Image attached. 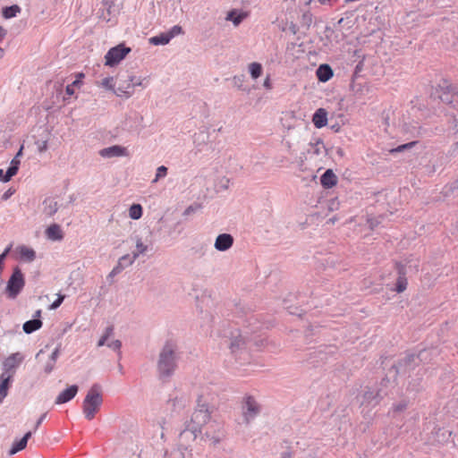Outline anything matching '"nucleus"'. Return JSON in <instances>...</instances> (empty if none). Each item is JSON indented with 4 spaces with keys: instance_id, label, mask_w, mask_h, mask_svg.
<instances>
[{
    "instance_id": "4c0bfd02",
    "label": "nucleus",
    "mask_w": 458,
    "mask_h": 458,
    "mask_svg": "<svg viewBox=\"0 0 458 458\" xmlns=\"http://www.w3.org/2000/svg\"><path fill=\"white\" fill-rule=\"evenodd\" d=\"M310 146H311L310 151H312V153L317 156L322 154L326 150L324 142L320 139L316 140V141L314 143H310Z\"/></svg>"
},
{
    "instance_id": "052dcab7",
    "label": "nucleus",
    "mask_w": 458,
    "mask_h": 458,
    "mask_svg": "<svg viewBox=\"0 0 458 458\" xmlns=\"http://www.w3.org/2000/svg\"><path fill=\"white\" fill-rule=\"evenodd\" d=\"M113 333H114V327L109 326L106 328L105 333L103 335L109 338L113 335Z\"/></svg>"
},
{
    "instance_id": "4d7b16f0",
    "label": "nucleus",
    "mask_w": 458,
    "mask_h": 458,
    "mask_svg": "<svg viewBox=\"0 0 458 458\" xmlns=\"http://www.w3.org/2000/svg\"><path fill=\"white\" fill-rule=\"evenodd\" d=\"M453 99L450 104H453L454 107L458 111V91L452 96Z\"/></svg>"
},
{
    "instance_id": "49530a36",
    "label": "nucleus",
    "mask_w": 458,
    "mask_h": 458,
    "mask_svg": "<svg viewBox=\"0 0 458 458\" xmlns=\"http://www.w3.org/2000/svg\"><path fill=\"white\" fill-rule=\"evenodd\" d=\"M107 346L114 351H117L119 356L121 357L120 349L122 347V342L120 340H114L107 344Z\"/></svg>"
},
{
    "instance_id": "b1692460",
    "label": "nucleus",
    "mask_w": 458,
    "mask_h": 458,
    "mask_svg": "<svg viewBox=\"0 0 458 458\" xmlns=\"http://www.w3.org/2000/svg\"><path fill=\"white\" fill-rule=\"evenodd\" d=\"M20 259L26 262H32L36 259V252L33 249L25 245H21L17 248Z\"/></svg>"
},
{
    "instance_id": "0e129e2a",
    "label": "nucleus",
    "mask_w": 458,
    "mask_h": 458,
    "mask_svg": "<svg viewBox=\"0 0 458 458\" xmlns=\"http://www.w3.org/2000/svg\"><path fill=\"white\" fill-rule=\"evenodd\" d=\"M107 339L108 337L103 335L98 342V346L100 347L105 345L106 344Z\"/></svg>"
},
{
    "instance_id": "a19ab883",
    "label": "nucleus",
    "mask_w": 458,
    "mask_h": 458,
    "mask_svg": "<svg viewBox=\"0 0 458 458\" xmlns=\"http://www.w3.org/2000/svg\"><path fill=\"white\" fill-rule=\"evenodd\" d=\"M166 33L171 40L174 37L183 34V30L180 25H174L168 31H166Z\"/></svg>"
},
{
    "instance_id": "13d9d810",
    "label": "nucleus",
    "mask_w": 458,
    "mask_h": 458,
    "mask_svg": "<svg viewBox=\"0 0 458 458\" xmlns=\"http://www.w3.org/2000/svg\"><path fill=\"white\" fill-rule=\"evenodd\" d=\"M47 412H45V413H43V414L38 418V420H37V422H36V425H35V428H34V430H37V429H38V428L41 425V423H42V422L45 420V419L47 418Z\"/></svg>"
},
{
    "instance_id": "dca6fc26",
    "label": "nucleus",
    "mask_w": 458,
    "mask_h": 458,
    "mask_svg": "<svg viewBox=\"0 0 458 458\" xmlns=\"http://www.w3.org/2000/svg\"><path fill=\"white\" fill-rule=\"evenodd\" d=\"M79 391V386L77 385H72L68 386L66 389L63 390L55 398V404H63L72 400Z\"/></svg>"
},
{
    "instance_id": "cd10ccee",
    "label": "nucleus",
    "mask_w": 458,
    "mask_h": 458,
    "mask_svg": "<svg viewBox=\"0 0 458 458\" xmlns=\"http://www.w3.org/2000/svg\"><path fill=\"white\" fill-rule=\"evenodd\" d=\"M42 325L43 323L39 318H33L26 321L22 326V329L26 334H32L41 328Z\"/></svg>"
},
{
    "instance_id": "c85d7f7f",
    "label": "nucleus",
    "mask_w": 458,
    "mask_h": 458,
    "mask_svg": "<svg viewBox=\"0 0 458 458\" xmlns=\"http://www.w3.org/2000/svg\"><path fill=\"white\" fill-rule=\"evenodd\" d=\"M23 145L21 146L20 149L12 159L10 166H9V175H15L18 173L21 160L20 157L22 156Z\"/></svg>"
},
{
    "instance_id": "c03bdc74",
    "label": "nucleus",
    "mask_w": 458,
    "mask_h": 458,
    "mask_svg": "<svg viewBox=\"0 0 458 458\" xmlns=\"http://www.w3.org/2000/svg\"><path fill=\"white\" fill-rule=\"evenodd\" d=\"M407 406H408V402L405 401V400H403L399 403H396V404L393 405L392 411L394 413L402 412L404 410H406Z\"/></svg>"
},
{
    "instance_id": "2f4dec72",
    "label": "nucleus",
    "mask_w": 458,
    "mask_h": 458,
    "mask_svg": "<svg viewBox=\"0 0 458 458\" xmlns=\"http://www.w3.org/2000/svg\"><path fill=\"white\" fill-rule=\"evenodd\" d=\"M149 43L153 46H165L171 40L166 32L160 33L159 35L151 37L148 39Z\"/></svg>"
},
{
    "instance_id": "f257e3e1",
    "label": "nucleus",
    "mask_w": 458,
    "mask_h": 458,
    "mask_svg": "<svg viewBox=\"0 0 458 458\" xmlns=\"http://www.w3.org/2000/svg\"><path fill=\"white\" fill-rule=\"evenodd\" d=\"M182 352L177 342L167 339L161 346L157 360V376L162 383L170 382L179 368Z\"/></svg>"
},
{
    "instance_id": "a211bd4d",
    "label": "nucleus",
    "mask_w": 458,
    "mask_h": 458,
    "mask_svg": "<svg viewBox=\"0 0 458 458\" xmlns=\"http://www.w3.org/2000/svg\"><path fill=\"white\" fill-rule=\"evenodd\" d=\"M190 403V399L186 394L173 396L169 399L168 404L176 411H180L186 408Z\"/></svg>"
},
{
    "instance_id": "aec40b11",
    "label": "nucleus",
    "mask_w": 458,
    "mask_h": 458,
    "mask_svg": "<svg viewBox=\"0 0 458 458\" xmlns=\"http://www.w3.org/2000/svg\"><path fill=\"white\" fill-rule=\"evenodd\" d=\"M320 183L325 189H331L337 183V177L331 169H327L321 175Z\"/></svg>"
},
{
    "instance_id": "338daca9",
    "label": "nucleus",
    "mask_w": 458,
    "mask_h": 458,
    "mask_svg": "<svg viewBox=\"0 0 458 458\" xmlns=\"http://www.w3.org/2000/svg\"><path fill=\"white\" fill-rule=\"evenodd\" d=\"M7 34V31L5 29H4L3 27H0V42L3 41V39L4 38V37L6 36Z\"/></svg>"
},
{
    "instance_id": "864d4df0",
    "label": "nucleus",
    "mask_w": 458,
    "mask_h": 458,
    "mask_svg": "<svg viewBox=\"0 0 458 458\" xmlns=\"http://www.w3.org/2000/svg\"><path fill=\"white\" fill-rule=\"evenodd\" d=\"M12 249V245L10 244L8 247L5 248V250L3 251V253L0 254V263L4 265V262L7 257V255L10 253Z\"/></svg>"
},
{
    "instance_id": "7ed1b4c3",
    "label": "nucleus",
    "mask_w": 458,
    "mask_h": 458,
    "mask_svg": "<svg viewBox=\"0 0 458 458\" xmlns=\"http://www.w3.org/2000/svg\"><path fill=\"white\" fill-rule=\"evenodd\" d=\"M102 403L101 386L98 384H93L88 391L82 403L85 418L91 420L98 411Z\"/></svg>"
},
{
    "instance_id": "bf43d9fd",
    "label": "nucleus",
    "mask_w": 458,
    "mask_h": 458,
    "mask_svg": "<svg viewBox=\"0 0 458 458\" xmlns=\"http://www.w3.org/2000/svg\"><path fill=\"white\" fill-rule=\"evenodd\" d=\"M263 86L267 89H272V83L269 75H267V78L265 79Z\"/></svg>"
},
{
    "instance_id": "4be33fe9",
    "label": "nucleus",
    "mask_w": 458,
    "mask_h": 458,
    "mask_svg": "<svg viewBox=\"0 0 458 458\" xmlns=\"http://www.w3.org/2000/svg\"><path fill=\"white\" fill-rule=\"evenodd\" d=\"M32 435L31 431L27 432L21 439L14 441L12 448L9 451L10 455H13L16 453L23 450L27 446L28 440Z\"/></svg>"
},
{
    "instance_id": "393cba45",
    "label": "nucleus",
    "mask_w": 458,
    "mask_h": 458,
    "mask_svg": "<svg viewBox=\"0 0 458 458\" xmlns=\"http://www.w3.org/2000/svg\"><path fill=\"white\" fill-rule=\"evenodd\" d=\"M244 345V339L241 335L238 330L232 333L230 338L229 347L232 352H235L237 350L241 349Z\"/></svg>"
},
{
    "instance_id": "c9c22d12",
    "label": "nucleus",
    "mask_w": 458,
    "mask_h": 458,
    "mask_svg": "<svg viewBox=\"0 0 458 458\" xmlns=\"http://www.w3.org/2000/svg\"><path fill=\"white\" fill-rule=\"evenodd\" d=\"M262 65L259 63L254 62L250 64L249 72L253 80L258 79L262 74Z\"/></svg>"
},
{
    "instance_id": "1a4fd4ad",
    "label": "nucleus",
    "mask_w": 458,
    "mask_h": 458,
    "mask_svg": "<svg viewBox=\"0 0 458 458\" xmlns=\"http://www.w3.org/2000/svg\"><path fill=\"white\" fill-rule=\"evenodd\" d=\"M131 48L120 44L114 47H112L106 54V65L114 66L121 62L129 53Z\"/></svg>"
},
{
    "instance_id": "3c124183",
    "label": "nucleus",
    "mask_w": 458,
    "mask_h": 458,
    "mask_svg": "<svg viewBox=\"0 0 458 458\" xmlns=\"http://www.w3.org/2000/svg\"><path fill=\"white\" fill-rule=\"evenodd\" d=\"M61 352V346L60 344L55 347V349L53 351L51 355L49 356V359L52 360L56 361Z\"/></svg>"
},
{
    "instance_id": "09e8293b",
    "label": "nucleus",
    "mask_w": 458,
    "mask_h": 458,
    "mask_svg": "<svg viewBox=\"0 0 458 458\" xmlns=\"http://www.w3.org/2000/svg\"><path fill=\"white\" fill-rule=\"evenodd\" d=\"M55 363H56V361L52 360L51 359H48V360L47 361V363L44 366V372L46 374H50L55 369Z\"/></svg>"
},
{
    "instance_id": "f704fd0d",
    "label": "nucleus",
    "mask_w": 458,
    "mask_h": 458,
    "mask_svg": "<svg viewBox=\"0 0 458 458\" xmlns=\"http://www.w3.org/2000/svg\"><path fill=\"white\" fill-rule=\"evenodd\" d=\"M21 12V7L17 4L4 7L3 9V16L5 19H11L15 17Z\"/></svg>"
},
{
    "instance_id": "473e14b6",
    "label": "nucleus",
    "mask_w": 458,
    "mask_h": 458,
    "mask_svg": "<svg viewBox=\"0 0 458 458\" xmlns=\"http://www.w3.org/2000/svg\"><path fill=\"white\" fill-rule=\"evenodd\" d=\"M137 259V254H125L119 259L118 264L122 269L126 267H129L134 263Z\"/></svg>"
},
{
    "instance_id": "8fccbe9b",
    "label": "nucleus",
    "mask_w": 458,
    "mask_h": 458,
    "mask_svg": "<svg viewBox=\"0 0 458 458\" xmlns=\"http://www.w3.org/2000/svg\"><path fill=\"white\" fill-rule=\"evenodd\" d=\"M13 175H9V168L4 173L3 169H0V182H9Z\"/></svg>"
},
{
    "instance_id": "a878e982",
    "label": "nucleus",
    "mask_w": 458,
    "mask_h": 458,
    "mask_svg": "<svg viewBox=\"0 0 458 458\" xmlns=\"http://www.w3.org/2000/svg\"><path fill=\"white\" fill-rule=\"evenodd\" d=\"M58 210L57 202L52 199L47 198L43 201V213L47 216H54Z\"/></svg>"
},
{
    "instance_id": "9b49d317",
    "label": "nucleus",
    "mask_w": 458,
    "mask_h": 458,
    "mask_svg": "<svg viewBox=\"0 0 458 458\" xmlns=\"http://www.w3.org/2000/svg\"><path fill=\"white\" fill-rule=\"evenodd\" d=\"M142 123L143 116L140 113L133 111L126 115L123 126L129 131H137L140 133L144 128Z\"/></svg>"
},
{
    "instance_id": "69168bd1",
    "label": "nucleus",
    "mask_w": 458,
    "mask_h": 458,
    "mask_svg": "<svg viewBox=\"0 0 458 458\" xmlns=\"http://www.w3.org/2000/svg\"><path fill=\"white\" fill-rule=\"evenodd\" d=\"M103 4H104L105 6L107 7V11L110 13V9H111L112 5L114 4L113 1L104 0Z\"/></svg>"
},
{
    "instance_id": "6ab92c4d",
    "label": "nucleus",
    "mask_w": 458,
    "mask_h": 458,
    "mask_svg": "<svg viewBox=\"0 0 458 458\" xmlns=\"http://www.w3.org/2000/svg\"><path fill=\"white\" fill-rule=\"evenodd\" d=\"M397 270L399 276L396 280L395 291L397 293H403L406 290L408 284L407 278L405 276V267L403 265L397 264Z\"/></svg>"
},
{
    "instance_id": "4468645a",
    "label": "nucleus",
    "mask_w": 458,
    "mask_h": 458,
    "mask_svg": "<svg viewBox=\"0 0 458 458\" xmlns=\"http://www.w3.org/2000/svg\"><path fill=\"white\" fill-rule=\"evenodd\" d=\"M341 35L333 30L330 26H326L324 34L320 38V41L324 47L330 49L341 41Z\"/></svg>"
},
{
    "instance_id": "5fc2aeb1",
    "label": "nucleus",
    "mask_w": 458,
    "mask_h": 458,
    "mask_svg": "<svg viewBox=\"0 0 458 458\" xmlns=\"http://www.w3.org/2000/svg\"><path fill=\"white\" fill-rule=\"evenodd\" d=\"M64 300V296L59 295L58 298L51 304L50 308L55 310L57 309Z\"/></svg>"
},
{
    "instance_id": "e433bc0d",
    "label": "nucleus",
    "mask_w": 458,
    "mask_h": 458,
    "mask_svg": "<svg viewBox=\"0 0 458 458\" xmlns=\"http://www.w3.org/2000/svg\"><path fill=\"white\" fill-rule=\"evenodd\" d=\"M136 250L134 251H132V254H137V259L139 258L140 255H143L145 254L148 250V245L144 244L141 238L140 237H136Z\"/></svg>"
},
{
    "instance_id": "79ce46f5",
    "label": "nucleus",
    "mask_w": 458,
    "mask_h": 458,
    "mask_svg": "<svg viewBox=\"0 0 458 458\" xmlns=\"http://www.w3.org/2000/svg\"><path fill=\"white\" fill-rule=\"evenodd\" d=\"M417 144V141H411V142H409V143H405V144H403V145H400L394 148H392L390 150V153L394 154V153H398V152H402L405 149H410L412 147H414L415 145Z\"/></svg>"
},
{
    "instance_id": "37998d69",
    "label": "nucleus",
    "mask_w": 458,
    "mask_h": 458,
    "mask_svg": "<svg viewBox=\"0 0 458 458\" xmlns=\"http://www.w3.org/2000/svg\"><path fill=\"white\" fill-rule=\"evenodd\" d=\"M128 76H129V81H131V84H133V89L137 86H142L143 88L147 87V84H144V82H143L146 79L137 78L136 76L131 75V74H128Z\"/></svg>"
},
{
    "instance_id": "9d476101",
    "label": "nucleus",
    "mask_w": 458,
    "mask_h": 458,
    "mask_svg": "<svg viewBox=\"0 0 458 458\" xmlns=\"http://www.w3.org/2000/svg\"><path fill=\"white\" fill-rule=\"evenodd\" d=\"M388 384H390V380L387 378H383L380 386L381 387L377 390L369 389L367 390L363 394V401L368 404L376 405L379 403V402L387 395V391L384 390L383 387H386Z\"/></svg>"
},
{
    "instance_id": "6e6d98bb",
    "label": "nucleus",
    "mask_w": 458,
    "mask_h": 458,
    "mask_svg": "<svg viewBox=\"0 0 458 458\" xmlns=\"http://www.w3.org/2000/svg\"><path fill=\"white\" fill-rule=\"evenodd\" d=\"M199 208V205H196V206H193V205H191L189 206L184 211H183V216H189L191 215V213H194L198 208Z\"/></svg>"
},
{
    "instance_id": "f3484780",
    "label": "nucleus",
    "mask_w": 458,
    "mask_h": 458,
    "mask_svg": "<svg viewBox=\"0 0 458 458\" xmlns=\"http://www.w3.org/2000/svg\"><path fill=\"white\" fill-rule=\"evenodd\" d=\"M233 244V237L229 233H221L217 235L214 247L218 251H226Z\"/></svg>"
},
{
    "instance_id": "f8f14e48",
    "label": "nucleus",
    "mask_w": 458,
    "mask_h": 458,
    "mask_svg": "<svg viewBox=\"0 0 458 458\" xmlns=\"http://www.w3.org/2000/svg\"><path fill=\"white\" fill-rule=\"evenodd\" d=\"M184 429L182 430L179 435V448L186 450L188 444L195 441L199 434H200L201 432L199 430H194V428H191V425H190L186 421L184 423Z\"/></svg>"
},
{
    "instance_id": "58836bf2",
    "label": "nucleus",
    "mask_w": 458,
    "mask_h": 458,
    "mask_svg": "<svg viewBox=\"0 0 458 458\" xmlns=\"http://www.w3.org/2000/svg\"><path fill=\"white\" fill-rule=\"evenodd\" d=\"M313 22V14L310 11H305L301 17V23L303 27L310 29Z\"/></svg>"
},
{
    "instance_id": "680f3d73",
    "label": "nucleus",
    "mask_w": 458,
    "mask_h": 458,
    "mask_svg": "<svg viewBox=\"0 0 458 458\" xmlns=\"http://www.w3.org/2000/svg\"><path fill=\"white\" fill-rule=\"evenodd\" d=\"M13 194V191L9 189L8 191H6L3 195H2V199L3 200H7Z\"/></svg>"
},
{
    "instance_id": "a18cd8bd",
    "label": "nucleus",
    "mask_w": 458,
    "mask_h": 458,
    "mask_svg": "<svg viewBox=\"0 0 458 458\" xmlns=\"http://www.w3.org/2000/svg\"><path fill=\"white\" fill-rule=\"evenodd\" d=\"M35 144L37 145V149L38 153H43L47 151L48 148L47 140H37Z\"/></svg>"
},
{
    "instance_id": "c756f323",
    "label": "nucleus",
    "mask_w": 458,
    "mask_h": 458,
    "mask_svg": "<svg viewBox=\"0 0 458 458\" xmlns=\"http://www.w3.org/2000/svg\"><path fill=\"white\" fill-rule=\"evenodd\" d=\"M47 236L53 241H59L63 239V233L58 225L54 224L48 226L46 230Z\"/></svg>"
},
{
    "instance_id": "ea45409f",
    "label": "nucleus",
    "mask_w": 458,
    "mask_h": 458,
    "mask_svg": "<svg viewBox=\"0 0 458 458\" xmlns=\"http://www.w3.org/2000/svg\"><path fill=\"white\" fill-rule=\"evenodd\" d=\"M167 174V167L165 165H160L157 169L156 176L152 181L153 183L158 182L160 179L165 177Z\"/></svg>"
},
{
    "instance_id": "bb28decb",
    "label": "nucleus",
    "mask_w": 458,
    "mask_h": 458,
    "mask_svg": "<svg viewBox=\"0 0 458 458\" xmlns=\"http://www.w3.org/2000/svg\"><path fill=\"white\" fill-rule=\"evenodd\" d=\"M246 17V13L233 9L227 13L226 20L231 21L234 26H238Z\"/></svg>"
},
{
    "instance_id": "39448f33",
    "label": "nucleus",
    "mask_w": 458,
    "mask_h": 458,
    "mask_svg": "<svg viewBox=\"0 0 458 458\" xmlns=\"http://www.w3.org/2000/svg\"><path fill=\"white\" fill-rule=\"evenodd\" d=\"M242 416L243 422L249 425L261 411V405L252 395H245L242 401Z\"/></svg>"
},
{
    "instance_id": "6e6552de",
    "label": "nucleus",
    "mask_w": 458,
    "mask_h": 458,
    "mask_svg": "<svg viewBox=\"0 0 458 458\" xmlns=\"http://www.w3.org/2000/svg\"><path fill=\"white\" fill-rule=\"evenodd\" d=\"M225 437V429L221 422L212 420L205 433L202 436V439L210 441L214 445H218Z\"/></svg>"
},
{
    "instance_id": "ddd939ff",
    "label": "nucleus",
    "mask_w": 458,
    "mask_h": 458,
    "mask_svg": "<svg viewBox=\"0 0 458 458\" xmlns=\"http://www.w3.org/2000/svg\"><path fill=\"white\" fill-rule=\"evenodd\" d=\"M123 76L120 75L119 77V82L118 86L114 89V93L120 98H131L133 93V84L131 83L129 81L128 74L124 77V79H122Z\"/></svg>"
},
{
    "instance_id": "20e7f679",
    "label": "nucleus",
    "mask_w": 458,
    "mask_h": 458,
    "mask_svg": "<svg viewBox=\"0 0 458 458\" xmlns=\"http://www.w3.org/2000/svg\"><path fill=\"white\" fill-rule=\"evenodd\" d=\"M25 286V278L21 268L15 267L5 287V294L8 299L14 300L21 293Z\"/></svg>"
},
{
    "instance_id": "412c9836",
    "label": "nucleus",
    "mask_w": 458,
    "mask_h": 458,
    "mask_svg": "<svg viewBox=\"0 0 458 458\" xmlns=\"http://www.w3.org/2000/svg\"><path fill=\"white\" fill-rule=\"evenodd\" d=\"M316 74L319 81L327 82L333 77L334 72L332 68L328 64H324L318 66Z\"/></svg>"
},
{
    "instance_id": "423d86ee",
    "label": "nucleus",
    "mask_w": 458,
    "mask_h": 458,
    "mask_svg": "<svg viewBox=\"0 0 458 458\" xmlns=\"http://www.w3.org/2000/svg\"><path fill=\"white\" fill-rule=\"evenodd\" d=\"M433 351L422 350L417 355L409 354L403 359L400 360L398 364L395 366L397 373H406L415 369L418 365V361H424L428 360V355Z\"/></svg>"
},
{
    "instance_id": "0eeeda50",
    "label": "nucleus",
    "mask_w": 458,
    "mask_h": 458,
    "mask_svg": "<svg viewBox=\"0 0 458 458\" xmlns=\"http://www.w3.org/2000/svg\"><path fill=\"white\" fill-rule=\"evenodd\" d=\"M24 359V355L19 352L9 355L3 361V372L0 376L4 377H9V379L13 381V377L15 375L17 369L23 362Z\"/></svg>"
},
{
    "instance_id": "5701e85b",
    "label": "nucleus",
    "mask_w": 458,
    "mask_h": 458,
    "mask_svg": "<svg viewBox=\"0 0 458 458\" xmlns=\"http://www.w3.org/2000/svg\"><path fill=\"white\" fill-rule=\"evenodd\" d=\"M312 122L314 125L318 129L326 126L327 123V111L323 108L318 109L313 115Z\"/></svg>"
},
{
    "instance_id": "774afa93",
    "label": "nucleus",
    "mask_w": 458,
    "mask_h": 458,
    "mask_svg": "<svg viewBox=\"0 0 458 458\" xmlns=\"http://www.w3.org/2000/svg\"><path fill=\"white\" fill-rule=\"evenodd\" d=\"M280 458H292V453L288 452V451L283 452L281 454V457Z\"/></svg>"
},
{
    "instance_id": "e2e57ef3",
    "label": "nucleus",
    "mask_w": 458,
    "mask_h": 458,
    "mask_svg": "<svg viewBox=\"0 0 458 458\" xmlns=\"http://www.w3.org/2000/svg\"><path fill=\"white\" fill-rule=\"evenodd\" d=\"M65 92L68 96H72L74 94L73 85L68 84L65 89Z\"/></svg>"
},
{
    "instance_id": "603ef678",
    "label": "nucleus",
    "mask_w": 458,
    "mask_h": 458,
    "mask_svg": "<svg viewBox=\"0 0 458 458\" xmlns=\"http://www.w3.org/2000/svg\"><path fill=\"white\" fill-rule=\"evenodd\" d=\"M233 81L236 87H238L239 89H242V83L244 81V76L243 75L234 76L233 78Z\"/></svg>"
},
{
    "instance_id": "2eb2a0df",
    "label": "nucleus",
    "mask_w": 458,
    "mask_h": 458,
    "mask_svg": "<svg viewBox=\"0 0 458 458\" xmlns=\"http://www.w3.org/2000/svg\"><path fill=\"white\" fill-rule=\"evenodd\" d=\"M98 154L103 158H113V157H128L129 151H128L127 148L123 147L121 145H113V146L100 149Z\"/></svg>"
},
{
    "instance_id": "72a5a7b5",
    "label": "nucleus",
    "mask_w": 458,
    "mask_h": 458,
    "mask_svg": "<svg viewBox=\"0 0 458 458\" xmlns=\"http://www.w3.org/2000/svg\"><path fill=\"white\" fill-rule=\"evenodd\" d=\"M143 209L140 204H132L129 208V216L133 220H138L142 216Z\"/></svg>"
},
{
    "instance_id": "de8ad7c7",
    "label": "nucleus",
    "mask_w": 458,
    "mask_h": 458,
    "mask_svg": "<svg viewBox=\"0 0 458 458\" xmlns=\"http://www.w3.org/2000/svg\"><path fill=\"white\" fill-rule=\"evenodd\" d=\"M101 85L107 89H115L113 83V77H106L102 80Z\"/></svg>"
},
{
    "instance_id": "7c9ffc66",
    "label": "nucleus",
    "mask_w": 458,
    "mask_h": 458,
    "mask_svg": "<svg viewBox=\"0 0 458 458\" xmlns=\"http://www.w3.org/2000/svg\"><path fill=\"white\" fill-rule=\"evenodd\" d=\"M12 382L9 377H4L0 376V403H2L4 399L7 396L8 389Z\"/></svg>"
},
{
    "instance_id": "f03ea898",
    "label": "nucleus",
    "mask_w": 458,
    "mask_h": 458,
    "mask_svg": "<svg viewBox=\"0 0 458 458\" xmlns=\"http://www.w3.org/2000/svg\"><path fill=\"white\" fill-rule=\"evenodd\" d=\"M212 412L213 411L207 401L203 400V396L200 395L197 400V405L191 416L190 420H186V422L191 425V428H194V430H199L201 432L202 428L212 421Z\"/></svg>"
}]
</instances>
